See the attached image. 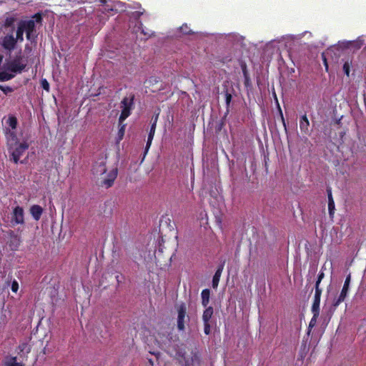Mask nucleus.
Masks as SVG:
<instances>
[{
    "instance_id": "obj_11",
    "label": "nucleus",
    "mask_w": 366,
    "mask_h": 366,
    "mask_svg": "<svg viewBox=\"0 0 366 366\" xmlns=\"http://www.w3.org/2000/svg\"><path fill=\"white\" fill-rule=\"evenodd\" d=\"M9 240L8 244L11 250H17L21 241L20 237L16 234L13 230H9L8 232Z\"/></svg>"
},
{
    "instance_id": "obj_23",
    "label": "nucleus",
    "mask_w": 366,
    "mask_h": 366,
    "mask_svg": "<svg viewBox=\"0 0 366 366\" xmlns=\"http://www.w3.org/2000/svg\"><path fill=\"white\" fill-rule=\"evenodd\" d=\"M159 112H157V113H155L152 116V119H151L150 130L149 132V134H155V130H156L157 123V121L159 119Z\"/></svg>"
},
{
    "instance_id": "obj_52",
    "label": "nucleus",
    "mask_w": 366,
    "mask_h": 366,
    "mask_svg": "<svg viewBox=\"0 0 366 366\" xmlns=\"http://www.w3.org/2000/svg\"><path fill=\"white\" fill-rule=\"evenodd\" d=\"M149 362L152 365H153V362L151 360H149Z\"/></svg>"
},
{
    "instance_id": "obj_5",
    "label": "nucleus",
    "mask_w": 366,
    "mask_h": 366,
    "mask_svg": "<svg viewBox=\"0 0 366 366\" xmlns=\"http://www.w3.org/2000/svg\"><path fill=\"white\" fill-rule=\"evenodd\" d=\"M179 362L184 364V366H199L200 364L199 355L197 352L179 351L178 352Z\"/></svg>"
},
{
    "instance_id": "obj_45",
    "label": "nucleus",
    "mask_w": 366,
    "mask_h": 366,
    "mask_svg": "<svg viewBox=\"0 0 366 366\" xmlns=\"http://www.w3.org/2000/svg\"><path fill=\"white\" fill-rule=\"evenodd\" d=\"M151 144H152V142H147V144H146V147H145V152H144V155L147 153L150 146H151Z\"/></svg>"
},
{
    "instance_id": "obj_51",
    "label": "nucleus",
    "mask_w": 366,
    "mask_h": 366,
    "mask_svg": "<svg viewBox=\"0 0 366 366\" xmlns=\"http://www.w3.org/2000/svg\"><path fill=\"white\" fill-rule=\"evenodd\" d=\"M142 33H143L145 36H150L152 35V34H149V32H146V31H144V29H142Z\"/></svg>"
},
{
    "instance_id": "obj_39",
    "label": "nucleus",
    "mask_w": 366,
    "mask_h": 366,
    "mask_svg": "<svg viewBox=\"0 0 366 366\" xmlns=\"http://www.w3.org/2000/svg\"><path fill=\"white\" fill-rule=\"evenodd\" d=\"M204 331L206 335H209L210 333V325L209 322H204Z\"/></svg>"
},
{
    "instance_id": "obj_35",
    "label": "nucleus",
    "mask_w": 366,
    "mask_h": 366,
    "mask_svg": "<svg viewBox=\"0 0 366 366\" xmlns=\"http://www.w3.org/2000/svg\"><path fill=\"white\" fill-rule=\"evenodd\" d=\"M240 66H241V69H242V74H243L244 76L249 75V72H248V70H247V64H246V63L244 61H241Z\"/></svg>"
},
{
    "instance_id": "obj_41",
    "label": "nucleus",
    "mask_w": 366,
    "mask_h": 366,
    "mask_svg": "<svg viewBox=\"0 0 366 366\" xmlns=\"http://www.w3.org/2000/svg\"><path fill=\"white\" fill-rule=\"evenodd\" d=\"M244 85L245 86H249L251 84L250 77L249 75L244 76Z\"/></svg>"
},
{
    "instance_id": "obj_48",
    "label": "nucleus",
    "mask_w": 366,
    "mask_h": 366,
    "mask_svg": "<svg viewBox=\"0 0 366 366\" xmlns=\"http://www.w3.org/2000/svg\"><path fill=\"white\" fill-rule=\"evenodd\" d=\"M209 299H202V305L206 307L209 303Z\"/></svg>"
},
{
    "instance_id": "obj_29",
    "label": "nucleus",
    "mask_w": 366,
    "mask_h": 366,
    "mask_svg": "<svg viewBox=\"0 0 366 366\" xmlns=\"http://www.w3.org/2000/svg\"><path fill=\"white\" fill-rule=\"evenodd\" d=\"M352 65V60H347L343 64V71L344 73L349 76L350 72V66Z\"/></svg>"
},
{
    "instance_id": "obj_34",
    "label": "nucleus",
    "mask_w": 366,
    "mask_h": 366,
    "mask_svg": "<svg viewBox=\"0 0 366 366\" xmlns=\"http://www.w3.org/2000/svg\"><path fill=\"white\" fill-rule=\"evenodd\" d=\"M41 86L43 88V89H44L45 91L46 92H49V89H50V86H49V83L48 82V81L46 79H42L41 80Z\"/></svg>"
},
{
    "instance_id": "obj_38",
    "label": "nucleus",
    "mask_w": 366,
    "mask_h": 366,
    "mask_svg": "<svg viewBox=\"0 0 366 366\" xmlns=\"http://www.w3.org/2000/svg\"><path fill=\"white\" fill-rule=\"evenodd\" d=\"M210 290L209 289H204L201 293V297H209Z\"/></svg>"
},
{
    "instance_id": "obj_50",
    "label": "nucleus",
    "mask_w": 366,
    "mask_h": 366,
    "mask_svg": "<svg viewBox=\"0 0 366 366\" xmlns=\"http://www.w3.org/2000/svg\"><path fill=\"white\" fill-rule=\"evenodd\" d=\"M99 2H100L104 6L108 3L107 0H99Z\"/></svg>"
},
{
    "instance_id": "obj_25",
    "label": "nucleus",
    "mask_w": 366,
    "mask_h": 366,
    "mask_svg": "<svg viewBox=\"0 0 366 366\" xmlns=\"http://www.w3.org/2000/svg\"><path fill=\"white\" fill-rule=\"evenodd\" d=\"M320 299H315L312 307V311L314 316H319L320 314Z\"/></svg>"
},
{
    "instance_id": "obj_17",
    "label": "nucleus",
    "mask_w": 366,
    "mask_h": 366,
    "mask_svg": "<svg viewBox=\"0 0 366 366\" xmlns=\"http://www.w3.org/2000/svg\"><path fill=\"white\" fill-rule=\"evenodd\" d=\"M224 267V262L219 264L212 278V287L216 288L218 286L220 277Z\"/></svg>"
},
{
    "instance_id": "obj_26",
    "label": "nucleus",
    "mask_w": 366,
    "mask_h": 366,
    "mask_svg": "<svg viewBox=\"0 0 366 366\" xmlns=\"http://www.w3.org/2000/svg\"><path fill=\"white\" fill-rule=\"evenodd\" d=\"M14 77V74L8 73L6 71H0V81H9Z\"/></svg>"
},
{
    "instance_id": "obj_8",
    "label": "nucleus",
    "mask_w": 366,
    "mask_h": 366,
    "mask_svg": "<svg viewBox=\"0 0 366 366\" xmlns=\"http://www.w3.org/2000/svg\"><path fill=\"white\" fill-rule=\"evenodd\" d=\"M17 44L16 40L14 39L13 31L1 38V46L7 52L11 53L16 48Z\"/></svg>"
},
{
    "instance_id": "obj_42",
    "label": "nucleus",
    "mask_w": 366,
    "mask_h": 366,
    "mask_svg": "<svg viewBox=\"0 0 366 366\" xmlns=\"http://www.w3.org/2000/svg\"><path fill=\"white\" fill-rule=\"evenodd\" d=\"M322 59H323V62H324V65H325V70L327 71H328V64H327V59L325 56L324 54H322Z\"/></svg>"
},
{
    "instance_id": "obj_49",
    "label": "nucleus",
    "mask_w": 366,
    "mask_h": 366,
    "mask_svg": "<svg viewBox=\"0 0 366 366\" xmlns=\"http://www.w3.org/2000/svg\"><path fill=\"white\" fill-rule=\"evenodd\" d=\"M344 300V299H337V301L333 304V305H334L335 307H337V306L340 304V302H341V300Z\"/></svg>"
},
{
    "instance_id": "obj_33",
    "label": "nucleus",
    "mask_w": 366,
    "mask_h": 366,
    "mask_svg": "<svg viewBox=\"0 0 366 366\" xmlns=\"http://www.w3.org/2000/svg\"><path fill=\"white\" fill-rule=\"evenodd\" d=\"M232 99V94L229 93L228 92V90L227 89L226 92H225V103H226V106H227V109L230 106V103H231Z\"/></svg>"
},
{
    "instance_id": "obj_7",
    "label": "nucleus",
    "mask_w": 366,
    "mask_h": 366,
    "mask_svg": "<svg viewBox=\"0 0 366 366\" xmlns=\"http://www.w3.org/2000/svg\"><path fill=\"white\" fill-rule=\"evenodd\" d=\"M364 44L365 40L362 36H359L357 39L353 41H344L339 42L338 46L342 49H349L352 52H355L360 49Z\"/></svg>"
},
{
    "instance_id": "obj_6",
    "label": "nucleus",
    "mask_w": 366,
    "mask_h": 366,
    "mask_svg": "<svg viewBox=\"0 0 366 366\" xmlns=\"http://www.w3.org/2000/svg\"><path fill=\"white\" fill-rule=\"evenodd\" d=\"M26 67V62L24 61V56L21 55L16 56L7 64L8 70L15 74L21 73Z\"/></svg>"
},
{
    "instance_id": "obj_37",
    "label": "nucleus",
    "mask_w": 366,
    "mask_h": 366,
    "mask_svg": "<svg viewBox=\"0 0 366 366\" xmlns=\"http://www.w3.org/2000/svg\"><path fill=\"white\" fill-rule=\"evenodd\" d=\"M11 290L14 292H16L19 290V284L17 282V281L16 280H14L11 283Z\"/></svg>"
},
{
    "instance_id": "obj_3",
    "label": "nucleus",
    "mask_w": 366,
    "mask_h": 366,
    "mask_svg": "<svg viewBox=\"0 0 366 366\" xmlns=\"http://www.w3.org/2000/svg\"><path fill=\"white\" fill-rule=\"evenodd\" d=\"M30 144L27 139H24L21 142H18L8 146V151L10 154V159L15 164L19 162L20 157L29 149Z\"/></svg>"
},
{
    "instance_id": "obj_31",
    "label": "nucleus",
    "mask_w": 366,
    "mask_h": 366,
    "mask_svg": "<svg viewBox=\"0 0 366 366\" xmlns=\"http://www.w3.org/2000/svg\"><path fill=\"white\" fill-rule=\"evenodd\" d=\"M119 129L118 131V139H119V140H122L124 135L126 124H124L123 122V123H122L121 125L119 124Z\"/></svg>"
},
{
    "instance_id": "obj_43",
    "label": "nucleus",
    "mask_w": 366,
    "mask_h": 366,
    "mask_svg": "<svg viewBox=\"0 0 366 366\" xmlns=\"http://www.w3.org/2000/svg\"><path fill=\"white\" fill-rule=\"evenodd\" d=\"M278 107H279V110H280V116H281V119H282V123H283V125L284 127L286 128V124H285V119H284V117H283V114H282V112L280 109V107L278 105Z\"/></svg>"
},
{
    "instance_id": "obj_46",
    "label": "nucleus",
    "mask_w": 366,
    "mask_h": 366,
    "mask_svg": "<svg viewBox=\"0 0 366 366\" xmlns=\"http://www.w3.org/2000/svg\"><path fill=\"white\" fill-rule=\"evenodd\" d=\"M154 134H148L147 141L148 142H152Z\"/></svg>"
},
{
    "instance_id": "obj_1",
    "label": "nucleus",
    "mask_w": 366,
    "mask_h": 366,
    "mask_svg": "<svg viewBox=\"0 0 366 366\" xmlns=\"http://www.w3.org/2000/svg\"><path fill=\"white\" fill-rule=\"evenodd\" d=\"M24 33L26 34V38L28 41L31 42L36 41L37 34L36 24L33 19L21 20L18 22L16 36H14L17 43L24 41Z\"/></svg>"
},
{
    "instance_id": "obj_13",
    "label": "nucleus",
    "mask_w": 366,
    "mask_h": 366,
    "mask_svg": "<svg viewBox=\"0 0 366 366\" xmlns=\"http://www.w3.org/2000/svg\"><path fill=\"white\" fill-rule=\"evenodd\" d=\"M117 177V169H112L107 174V178L104 179L102 182V186L107 188L111 187Z\"/></svg>"
},
{
    "instance_id": "obj_22",
    "label": "nucleus",
    "mask_w": 366,
    "mask_h": 366,
    "mask_svg": "<svg viewBox=\"0 0 366 366\" xmlns=\"http://www.w3.org/2000/svg\"><path fill=\"white\" fill-rule=\"evenodd\" d=\"M350 274H349L345 280V283H344V285H343V287L342 289V291L340 292V295L338 297H346L347 296V291H348V289H349V287H350Z\"/></svg>"
},
{
    "instance_id": "obj_30",
    "label": "nucleus",
    "mask_w": 366,
    "mask_h": 366,
    "mask_svg": "<svg viewBox=\"0 0 366 366\" xmlns=\"http://www.w3.org/2000/svg\"><path fill=\"white\" fill-rule=\"evenodd\" d=\"M179 30L183 34L186 35L192 34L194 33L187 24H182V26L179 27Z\"/></svg>"
},
{
    "instance_id": "obj_40",
    "label": "nucleus",
    "mask_w": 366,
    "mask_h": 366,
    "mask_svg": "<svg viewBox=\"0 0 366 366\" xmlns=\"http://www.w3.org/2000/svg\"><path fill=\"white\" fill-rule=\"evenodd\" d=\"M34 18L35 19L34 22L36 23H41V21H42V17H41V15L38 13V14H36L34 16Z\"/></svg>"
},
{
    "instance_id": "obj_10",
    "label": "nucleus",
    "mask_w": 366,
    "mask_h": 366,
    "mask_svg": "<svg viewBox=\"0 0 366 366\" xmlns=\"http://www.w3.org/2000/svg\"><path fill=\"white\" fill-rule=\"evenodd\" d=\"M11 223L13 225L24 224V211L20 206H16L11 212Z\"/></svg>"
},
{
    "instance_id": "obj_19",
    "label": "nucleus",
    "mask_w": 366,
    "mask_h": 366,
    "mask_svg": "<svg viewBox=\"0 0 366 366\" xmlns=\"http://www.w3.org/2000/svg\"><path fill=\"white\" fill-rule=\"evenodd\" d=\"M310 122L306 114L301 117L300 119V129L302 133L307 134L309 133Z\"/></svg>"
},
{
    "instance_id": "obj_36",
    "label": "nucleus",
    "mask_w": 366,
    "mask_h": 366,
    "mask_svg": "<svg viewBox=\"0 0 366 366\" xmlns=\"http://www.w3.org/2000/svg\"><path fill=\"white\" fill-rule=\"evenodd\" d=\"M0 89L5 94H7L9 93H11L13 92V89L10 86H4L2 85H0Z\"/></svg>"
},
{
    "instance_id": "obj_27",
    "label": "nucleus",
    "mask_w": 366,
    "mask_h": 366,
    "mask_svg": "<svg viewBox=\"0 0 366 366\" xmlns=\"http://www.w3.org/2000/svg\"><path fill=\"white\" fill-rule=\"evenodd\" d=\"M7 123L12 129H15L18 124L16 117L14 116H10L7 120Z\"/></svg>"
},
{
    "instance_id": "obj_15",
    "label": "nucleus",
    "mask_w": 366,
    "mask_h": 366,
    "mask_svg": "<svg viewBox=\"0 0 366 366\" xmlns=\"http://www.w3.org/2000/svg\"><path fill=\"white\" fill-rule=\"evenodd\" d=\"M327 197H328L329 215H330V217L333 218L334 214H335V201L332 197L331 187H328L327 188Z\"/></svg>"
},
{
    "instance_id": "obj_32",
    "label": "nucleus",
    "mask_w": 366,
    "mask_h": 366,
    "mask_svg": "<svg viewBox=\"0 0 366 366\" xmlns=\"http://www.w3.org/2000/svg\"><path fill=\"white\" fill-rule=\"evenodd\" d=\"M317 316L313 315L312 318L311 319L310 324H309V327H308V331H307L308 335H310L312 329L315 326L316 322H317Z\"/></svg>"
},
{
    "instance_id": "obj_20",
    "label": "nucleus",
    "mask_w": 366,
    "mask_h": 366,
    "mask_svg": "<svg viewBox=\"0 0 366 366\" xmlns=\"http://www.w3.org/2000/svg\"><path fill=\"white\" fill-rule=\"evenodd\" d=\"M6 137L7 147L19 142L16 134V132L10 130L9 129H6Z\"/></svg>"
},
{
    "instance_id": "obj_24",
    "label": "nucleus",
    "mask_w": 366,
    "mask_h": 366,
    "mask_svg": "<svg viewBox=\"0 0 366 366\" xmlns=\"http://www.w3.org/2000/svg\"><path fill=\"white\" fill-rule=\"evenodd\" d=\"M212 315L213 309L212 307H209L204 310L203 313L202 319L204 322H209V320L211 319Z\"/></svg>"
},
{
    "instance_id": "obj_16",
    "label": "nucleus",
    "mask_w": 366,
    "mask_h": 366,
    "mask_svg": "<svg viewBox=\"0 0 366 366\" xmlns=\"http://www.w3.org/2000/svg\"><path fill=\"white\" fill-rule=\"evenodd\" d=\"M19 359L26 360L27 355L31 351V346L27 342H23L18 347Z\"/></svg>"
},
{
    "instance_id": "obj_9",
    "label": "nucleus",
    "mask_w": 366,
    "mask_h": 366,
    "mask_svg": "<svg viewBox=\"0 0 366 366\" xmlns=\"http://www.w3.org/2000/svg\"><path fill=\"white\" fill-rule=\"evenodd\" d=\"M177 328L179 330H184V324L186 322V319L189 320L188 316H187V307L184 304H181L177 306Z\"/></svg>"
},
{
    "instance_id": "obj_12",
    "label": "nucleus",
    "mask_w": 366,
    "mask_h": 366,
    "mask_svg": "<svg viewBox=\"0 0 366 366\" xmlns=\"http://www.w3.org/2000/svg\"><path fill=\"white\" fill-rule=\"evenodd\" d=\"M107 172L106 162L103 159L97 161L92 167V172L95 175H102Z\"/></svg>"
},
{
    "instance_id": "obj_4",
    "label": "nucleus",
    "mask_w": 366,
    "mask_h": 366,
    "mask_svg": "<svg viewBox=\"0 0 366 366\" xmlns=\"http://www.w3.org/2000/svg\"><path fill=\"white\" fill-rule=\"evenodd\" d=\"M134 94H130L129 97L122 99L120 103L122 112L119 117V123L121 125L125 119L131 114V111L134 107Z\"/></svg>"
},
{
    "instance_id": "obj_21",
    "label": "nucleus",
    "mask_w": 366,
    "mask_h": 366,
    "mask_svg": "<svg viewBox=\"0 0 366 366\" xmlns=\"http://www.w3.org/2000/svg\"><path fill=\"white\" fill-rule=\"evenodd\" d=\"M30 213H31V216L33 217V218L36 221H38L40 219L41 216L43 213V209L41 206L34 204L31 207Z\"/></svg>"
},
{
    "instance_id": "obj_2",
    "label": "nucleus",
    "mask_w": 366,
    "mask_h": 366,
    "mask_svg": "<svg viewBox=\"0 0 366 366\" xmlns=\"http://www.w3.org/2000/svg\"><path fill=\"white\" fill-rule=\"evenodd\" d=\"M325 269V264L322 267L321 270L320 271L317 275V280L315 283V292L314 297H320L322 293L324 288L326 289V295L327 297H332L335 295L336 290L334 288L331 284L322 283V280L325 277V273L323 269Z\"/></svg>"
},
{
    "instance_id": "obj_18",
    "label": "nucleus",
    "mask_w": 366,
    "mask_h": 366,
    "mask_svg": "<svg viewBox=\"0 0 366 366\" xmlns=\"http://www.w3.org/2000/svg\"><path fill=\"white\" fill-rule=\"evenodd\" d=\"M16 21H17V15L16 14H11V15L6 16L4 21L3 26L5 29L11 28L12 29L11 31H14V24Z\"/></svg>"
},
{
    "instance_id": "obj_28",
    "label": "nucleus",
    "mask_w": 366,
    "mask_h": 366,
    "mask_svg": "<svg viewBox=\"0 0 366 366\" xmlns=\"http://www.w3.org/2000/svg\"><path fill=\"white\" fill-rule=\"evenodd\" d=\"M115 11L117 12V10L114 8V6L112 4H107L105 6H104V10L103 13L105 14H111L112 12Z\"/></svg>"
},
{
    "instance_id": "obj_14",
    "label": "nucleus",
    "mask_w": 366,
    "mask_h": 366,
    "mask_svg": "<svg viewBox=\"0 0 366 366\" xmlns=\"http://www.w3.org/2000/svg\"><path fill=\"white\" fill-rule=\"evenodd\" d=\"M24 360L17 357L8 356L5 357L4 365V366H24Z\"/></svg>"
},
{
    "instance_id": "obj_47",
    "label": "nucleus",
    "mask_w": 366,
    "mask_h": 366,
    "mask_svg": "<svg viewBox=\"0 0 366 366\" xmlns=\"http://www.w3.org/2000/svg\"><path fill=\"white\" fill-rule=\"evenodd\" d=\"M122 277H122V274H117L116 275V279H117V281L118 283L122 282L121 279H122Z\"/></svg>"
},
{
    "instance_id": "obj_44",
    "label": "nucleus",
    "mask_w": 366,
    "mask_h": 366,
    "mask_svg": "<svg viewBox=\"0 0 366 366\" xmlns=\"http://www.w3.org/2000/svg\"><path fill=\"white\" fill-rule=\"evenodd\" d=\"M151 144H152V142H147V144H146V147H145V152H144V155L147 153L150 146H151Z\"/></svg>"
}]
</instances>
